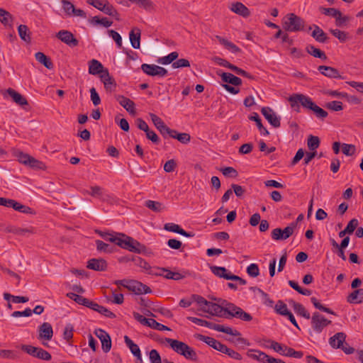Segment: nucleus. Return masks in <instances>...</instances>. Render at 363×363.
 I'll return each instance as SVG.
<instances>
[{"mask_svg":"<svg viewBox=\"0 0 363 363\" xmlns=\"http://www.w3.org/2000/svg\"><path fill=\"white\" fill-rule=\"evenodd\" d=\"M101 11L106 15L113 16L116 20H119V14L116 9L108 1L104 4V6L101 7Z\"/></svg>","mask_w":363,"mask_h":363,"instance_id":"47","label":"nucleus"},{"mask_svg":"<svg viewBox=\"0 0 363 363\" xmlns=\"http://www.w3.org/2000/svg\"><path fill=\"white\" fill-rule=\"evenodd\" d=\"M149 116L152 122L161 135H168L169 136H190L188 133H178L174 130L170 129L164 124V121L155 113H150Z\"/></svg>","mask_w":363,"mask_h":363,"instance_id":"6","label":"nucleus"},{"mask_svg":"<svg viewBox=\"0 0 363 363\" xmlns=\"http://www.w3.org/2000/svg\"><path fill=\"white\" fill-rule=\"evenodd\" d=\"M94 334L100 340L103 351L108 352L111 349V338L109 334L100 328L95 330Z\"/></svg>","mask_w":363,"mask_h":363,"instance_id":"12","label":"nucleus"},{"mask_svg":"<svg viewBox=\"0 0 363 363\" xmlns=\"http://www.w3.org/2000/svg\"><path fill=\"white\" fill-rule=\"evenodd\" d=\"M116 99L128 112L132 114L135 113V104L132 100L122 95L117 96Z\"/></svg>","mask_w":363,"mask_h":363,"instance_id":"30","label":"nucleus"},{"mask_svg":"<svg viewBox=\"0 0 363 363\" xmlns=\"http://www.w3.org/2000/svg\"><path fill=\"white\" fill-rule=\"evenodd\" d=\"M3 95L4 97H6V95L9 96L16 104L21 106L28 104L27 99L13 89H7L4 91Z\"/></svg>","mask_w":363,"mask_h":363,"instance_id":"18","label":"nucleus"},{"mask_svg":"<svg viewBox=\"0 0 363 363\" xmlns=\"http://www.w3.org/2000/svg\"><path fill=\"white\" fill-rule=\"evenodd\" d=\"M133 3L137 4L140 7L146 11H151L154 9V3L150 0H129Z\"/></svg>","mask_w":363,"mask_h":363,"instance_id":"54","label":"nucleus"},{"mask_svg":"<svg viewBox=\"0 0 363 363\" xmlns=\"http://www.w3.org/2000/svg\"><path fill=\"white\" fill-rule=\"evenodd\" d=\"M105 69L102 64L97 60H91L89 62V73L92 75L103 74Z\"/></svg>","mask_w":363,"mask_h":363,"instance_id":"31","label":"nucleus"},{"mask_svg":"<svg viewBox=\"0 0 363 363\" xmlns=\"http://www.w3.org/2000/svg\"><path fill=\"white\" fill-rule=\"evenodd\" d=\"M215 38L218 42L223 45L227 50L230 51L232 53L237 54L241 52V50L234 43L228 40L227 39L220 36L216 35Z\"/></svg>","mask_w":363,"mask_h":363,"instance_id":"34","label":"nucleus"},{"mask_svg":"<svg viewBox=\"0 0 363 363\" xmlns=\"http://www.w3.org/2000/svg\"><path fill=\"white\" fill-rule=\"evenodd\" d=\"M140 35L141 31L138 28H134L129 33L130 44L135 49H139L140 47Z\"/></svg>","mask_w":363,"mask_h":363,"instance_id":"33","label":"nucleus"},{"mask_svg":"<svg viewBox=\"0 0 363 363\" xmlns=\"http://www.w3.org/2000/svg\"><path fill=\"white\" fill-rule=\"evenodd\" d=\"M274 309L278 314L284 316H286L291 312L288 310L286 304L282 301H278Z\"/></svg>","mask_w":363,"mask_h":363,"instance_id":"56","label":"nucleus"},{"mask_svg":"<svg viewBox=\"0 0 363 363\" xmlns=\"http://www.w3.org/2000/svg\"><path fill=\"white\" fill-rule=\"evenodd\" d=\"M311 301L315 308H317L323 312L329 313V314L336 315V313L333 311H332L330 308H327V307L324 306L323 305H322L315 297H312L311 298Z\"/></svg>","mask_w":363,"mask_h":363,"instance_id":"55","label":"nucleus"},{"mask_svg":"<svg viewBox=\"0 0 363 363\" xmlns=\"http://www.w3.org/2000/svg\"><path fill=\"white\" fill-rule=\"evenodd\" d=\"M201 311L204 313H208L211 315L229 318L228 315L224 311V308L220 305L211 302L208 308H201Z\"/></svg>","mask_w":363,"mask_h":363,"instance_id":"14","label":"nucleus"},{"mask_svg":"<svg viewBox=\"0 0 363 363\" xmlns=\"http://www.w3.org/2000/svg\"><path fill=\"white\" fill-rule=\"evenodd\" d=\"M222 81L233 84L234 86H240L242 84V79L231 73L223 72L221 75Z\"/></svg>","mask_w":363,"mask_h":363,"instance_id":"37","label":"nucleus"},{"mask_svg":"<svg viewBox=\"0 0 363 363\" xmlns=\"http://www.w3.org/2000/svg\"><path fill=\"white\" fill-rule=\"evenodd\" d=\"M347 301L351 304L363 303V289H354L347 296Z\"/></svg>","mask_w":363,"mask_h":363,"instance_id":"28","label":"nucleus"},{"mask_svg":"<svg viewBox=\"0 0 363 363\" xmlns=\"http://www.w3.org/2000/svg\"><path fill=\"white\" fill-rule=\"evenodd\" d=\"M220 171L225 177L235 178L238 176L237 170L232 167L222 168Z\"/></svg>","mask_w":363,"mask_h":363,"instance_id":"64","label":"nucleus"},{"mask_svg":"<svg viewBox=\"0 0 363 363\" xmlns=\"http://www.w3.org/2000/svg\"><path fill=\"white\" fill-rule=\"evenodd\" d=\"M331 323V320L325 318L319 312H314L311 316V326L316 333H322L323 329Z\"/></svg>","mask_w":363,"mask_h":363,"instance_id":"7","label":"nucleus"},{"mask_svg":"<svg viewBox=\"0 0 363 363\" xmlns=\"http://www.w3.org/2000/svg\"><path fill=\"white\" fill-rule=\"evenodd\" d=\"M56 37L69 47H76L79 44L78 40L70 31L67 30H60L56 34Z\"/></svg>","mask_w":363,"mask_h":363,"instance_id":"13","label":"nucleus"},{"mask_svg":"<svg viewBox=\"0 0 363 363\" xmlns=\"http://www.w3.org/2000/svg\"><path fill=\"white\" fill-rule=\"evenodd\" d=\"M137 127L142 130H144L146 133V136H157V134L152 130H150L147 123L141 118H138L135 121Z\"/></svg>","mask_w":363,"mask_h":363,"instance_id":"48","label":"nucleus"},{"mask_svg":"<svg viewBox=\"0 0 363 363\" xmlns=\"http://www.w3.org/2000/svg\"><path fill=\"white\" fill-rule=\"evenodd\" d=\"M230 9L235 13L238 14L244 18H247L250 15V11L248 8L241 2L233 3L230 7Z\"/></svg>","mask_w":363,"mask_h":363,"instance_id":"29","label":"nucleus"},{"mask_svg":"<svg viewBox=\"0 0 363 363\" xmlns=\"http://www.w3.org/2000/svg\"><path fill=\"white\" fill-rule=\"evenodd\" d=\"M116 245L120 247L135 253H145L147 247L132 237L124 233H117Z\"/></svg>","mask_w":363,"mask_h":363,"instance_id":"2","label":"nucleus"},{"mask_svg":"<svg viewBox=\"0 0 363 363\" xmlns=\"http://www.w3.org/2000/svg\"><path fill=\"white\" fill-rule=\"evenodd\" d=\"M262 115L274 128L280 126V117L269 107H263L261 110Z\"/></svg>","mask_w":363,"mask_h":363,"instance_id":"17","label":"nucleus"},{"mask_svg":"<svg viewBox=\"0 0 363 363\" xmlns=\"http://www.w3.org/2000/svg\"><path fill=\"white\" fill-rule=\"evenodd\" d=\"M133 315L136 320L144 325H147L151 328L160 331L170 330V328H169L167 326L157 322L155 319L146 318L137 312H133Z\"/></svg>","mask_w":363,"mask_h":363,"instance_id":"8","label":"nucleus"},{"mask_svg":"<svg viewBox=\"0 0 363 363\" xmlns=\"http://www.w3.org/2000/svg\"><path fill=\"white\" fill-rule=\"evenodd\" d=\"M164 273L165 274H164L163 277L167 279H172L175 281L181 280L189 274V272L187 271H183L182 273L174 272H172L167 268V271H165Z\"/></svg>","mask_w":363,"mask_h":363,"instance_id":"38","label":"nucleus"},{"mask_svg":"<svg viewBox=\"0 0 363 363\" xmlns=\"http://www.w3.org/2000/svg\"><path fill=\"white\" fill-rule=\"evenodd\" d=\"M191 299L192 300V301L196 302L199 306H201V308L203 307L208 308L211 304V301H207L203 296L198 294L191 295Z\"/></svg>","mask_w":363,"mask_h":363,"instance_id":"52","label":"nucleus"},{"mask_svg":"<svg viewBox=\"0 0 363 363\" xmlns=\"http://www.w3.org/2000/svg\"><path fill=\"white\" fill-rule=\"evenodd\" d=\"M38 339L50 340L53 335V330L50 323L45 322L39 326Z\"/></svg>","mask_w":363,"mask_h":363,"instance_id":"23","label":"nucleus"},{"mask_svg":"<svg viewBox=\"0 0 363 363\" xmlns=\"http://www.w3.org/2000/svg\"><path fill=\"white\" fill-rule=\"evenodd\" d=\"M306 50L308 54L313 56L314 57L320 58L323 60H327L325 53L312 45H307Z\"/></svg>","mask_w":363,"mask_h":363,"instance_id":"41","label":"nucleus"},{"mask_svg":"<svg viewBox=\"0 0 363 363\" xmlns=\"http://www.w3.org/2000/svg\"><path fill=\"white\" fill-rule=\"evenodd\" d=\"M196 337L199 340L204 342L208 345L213 347L214 350H216L217 351H219L222 353L226 346L225 345L221 343L218 340L208 336L197 334L196 335Z\"/></svg>","mask_w":363,"mask_h":363,"instance_id":"16","label":"nucleus"},{"mask_svg":"<svg viewBox=\"0 0 363 363\" xmlns=\"http://www.w3.org/2000/svg\"><path fill=\"white\" fill-rule=\"evenodd\" d=\"M127 289L137 295L152 293V290L148 286L136 280H129L127 284Z\"/></svg>","mask_w":363,"mask_h":363,"instance_id":"11","label":"nucleus"},{"mask_svg":"<svg viewBox=\"0 0 363 363\" xmlns=\"http://www.w3.org/2000/svg\"><path fill=\"white\" fill-rule=\"evenodd\" d=\"M342 152L347 156H352L356 152V147L354 145L343 143L342 144Z\"/></svg>","mask_w":363,"mask_h":363,"instance_id":"61","label":"nucleus"},{"mask_svg":"<svg viewBox=\"0 0 363 363\" xmlns=\"http://www.w3.org/2000/svg\"><path fill=\"white\" fill-rule=\"evenodd\" d=\"M247 354L253 359H256L262 363H266L265 359L268 356L266 353L257 350H250Z\"/></svg>","mask_w":363,"mask_h":363,"instance_id":"44","label":"nucleus"},{"mask_svg":"<svg viewBox=\"0 0 363 363\" xmlns=\"http://www.w3.org/2000/svg\"><path fill=\"white\" fill-rule=\"evenodd\" d=\"M91 191L87 190L83 191L84 194H89L93 197L100 198L103 194V189L99 186H92L90 187Z\"/></svg>","mask_w":363,"mask_h":363,"instance_id":"57","label":"nucleus"},{"mask_svg":"<svg viewBox=\"0 0 363 363\" xmlns=\"http://www.w3.org/2000/svg\"><path fill=\"white\" fill-rule=\"evenodd\" d=\"M165 342H167L171 348L177 354L182 355L188 346L185 342L179 341L177 340L166 337Z\"/></svg>","mask_w":363,"mask_h":363,"instance_id":"25","label":"nucleus"},{"mask_svg":"<svg viewBox=\"0 0 363 363\" xmlns=\"http://www.w3.org/2000/svg\"><path fill=\"white\" fill-rule=\"evenodd\" d=\"M314 30L312 33V36L319 43H325L328 40L326 33L318 26L314 25Z\"/></svg>","mask_w":363,"mask_h":363,"instance_id":"42","label":"nucleus"},{"mask_svg":"<svg viewBox=\"0 0 363 363\" xmlns=\"http://www.w3.org/2000/svg\"><path fill=\"white\" fill-rule=\"evenodd\" d=\"M231 308L232 311L228 315L229 318H237L246 322H250L252 320V316L243 311L240 307L235 305V306H232Z\"/></svg>","mask_w":363,"mask_h":363,"instance_id":"20","label":"nucleus"},{"mask_svg":"<svg viewBox=\"0 0 363 363\" xmlns=\"http://www.w3.org/2000/svg\"><path fill=\"white\" fill-rule=\"evenodd\" d=\"M290 303L297 315L302 316L307 320L311 318L309 312L301 303H297L293 300L290 301Z\"/></svg>","mask_w":363,"mask_h":363,"instance_id":"36","label":"nucleus"},{"mask_svg":"<svg viewBox=\"0 0 363 363\" xmlns=\"http://www.w3.org/2000/svg\"><path fill=\"white\" fill-rule=\"evenodd\" d=\"M346 334L342 332L337 333L335 335L330 337L329 343L333 348L340 349L342 347L345 342Z\"/></svg>","mask_w":363,"mask_h":363,"instance_id":"26","label":"nucleus"},{"mask_svg":"<svg viewBox=\"0 0 363 363\" xmlns=\"http://www.w3.org/2000/svg\"><path fill=\"white\" fill-rule=\"evenodd\" d=\"M165 271H167V268L159 267H152L150 266L146 272L150 275L163 277Z\"/></svg>","mask_w":363,"mask_h":363,"instance_id":"63","label":"nucleus"},{"mask_svg":"<svg viewBox=\"0 0 363 363\" xmlns=\"http://www.w3.org/2000/svg\"><path fill=\"white\" fill-rule=\"evenodd\" d=\"M131 260L135 263V265L144 269L147 271L150 265L143 259L138 256H133Z\"/></svg>","mask_w":363,"mask_h":363,"instance_id":"60","label":"nucleus"},{"mask_svg":"<svg viewBox=\"0 0 363 363\" xmlns=\"http://www.w3.org/2000/svg\"><path fill=\"white\" fill-rule=\"evenodd\" d=\"M6 230L8 233H11L15 235L22 236H28L30 234L34 233V228L33 227H30L28 228H21L14 226H8Z\"/></svg>","mask_w":363,"mask_h":363,"instance_id":"35","label":"nucleus"},{"mask_svg":"<svg viewBox=\"0 0 363 363\" xmlns=\"http://www.w3.org/2000/svg\"><path fill=\"white\" fill-rule=\"evenodd\" d=\"M304 25V20L293 13H288L283 21L284 29L289 32L303 30Z\"/></svg>","mask_w":363,"mask_h":363,"instance_id":"4","label":"nucleus"},{"mask_svg":"<svg viewBox=\"0 0 363 363\" xmlns=\"http://www.w3.org/2000/svg\"><path fill=\"white\" fill-rule=\"evenodd\" d=\"M91 308L93 311L99 313L100 314L110 318H115L116 315L108 308H105L103 306L98 304L96 302H94L93 305H91Z\"/></svg>","mask_w":363,"mask_h":363,"instance_id":"39","label":"nucleus"},{"mask_svg":"<svg viewBox=\"0 0 363 363\" xmlns=\"http://www.w3.org/2000/svg\"><path fill=\"white\" fill-rule=\"evenodd\" d=\"M164 229L167 231L176 233L180 234L185 237H194V233L186 232L184 229H182L179 225L173 223H166L164 226Z\"/></svg>","mask_w":363,"mask_h":363,"instance_id":"27","label":"nucleus"},{"mask_svg":"<svg viewBox=\"0 0 363 363\" xmlns=\"http://www.w3.org/2000/svg\"><path fill=\"white\" fill-rule=\"evenodd\" d=\"M101 81L104 83V88L109 91H113L116 87L115 79L110 75L108 69H105L103 74L99 75Z\"/></svg>","mask_w":363,"mask_h":363,"instance_id":"22","label":"nucleus"},{"mask_svg":"<svg viewBox=\"0 0 363 363\" xmlns=\"http://www.w3.org/2000/svg\"><path fill=\"white\" fill-rule=\"evenodd\" d=\"M289 101L292 108L298 107V104H301L303 108L312 111L318 118L323 120L328 116L326 111L316 105L310 97L303 94H293L289 98Z\"/></svg>","mask_w":363,"mask_h":363,"instance_id":"1","label":"nucleus"},{"mask_svg":"<svg viewBox=\"0 0 363 363\" xmlns=\"http://www.w3.org/2000/svg\"><path fill=\"white\" fill-rule=\"evenodd\" d=\"M96 250L99 252H103L106 253H112L115 247L113 246H111L110 245L100 240H96Z\"/></svg>","mask_w":363,"mask_h":363,"instance_id":"49","label":"nucleus"},{"mask_svg":"<svg viewBox=\"0 0 363 363\" xmlns=\"http://www.w3.org/2000/svg\"><path fill=\"white\" fill-rule=\"evenodd\" d=\"M264 341L270 343V345H264L265 347L272 349L281 355L286 357L289 356V351L291 350V347H289L285 345L280 344L272 340H264Z\"/></svg>","mask_w":363,"mask_h":363,"instance_id":"15","label":"nucleus"},{"mask_svg":"<svg viewBox=\"0 0 363 363\" xmlns=\"http://www.w3.org/2000/svg\"><path fill=\"white\" fill-rule=\"evenodd\" d=\"M13 21L12 15L4 9H0V22L4 26H11Z\"/></svg>","mask_w":363,"mask_h":363,"instance_id":"46","label":"nucleus"},{"mask_svg":"<svg viewBox=\"0 0 363 363\" xmlns=\"http://www.w3.org/2000/svg\"><path fill=\"white\" fill-rule=\"evenodd\" d=\"M95 233H97L98 235H99L105 240H107V241H109L111 242L116 244L118 233H111L108 232H104L100 230H96Z\"/></svg>","mask_w":363,"mask_h":363,"instance_id":"51","label":"nucleus"},{"mask_svg":"<svg viewBox=\"0 0 363 363\" xmlns=\"http://www.w3.org/2000/svg\"><path fill=\"white\" fill-rule=\"evenodd\" d=\"M179 56L178 52H172L167 56L160 57L157 60V62L162 65H169L175 62Z\"/></svg>","mask_w":363,"mask_h":363,"instance_id":"50","label":"nucleus"},{"mask_svg":"<svg viewBox=\"0 0 363 363\" xmlns=\"http://www.w3.org/2000/svg\"><path fill=\"white\" fill-rule=\"evenodd\" d=\"M318 69L323 75L325 77L330 78H341L338 70L334 67L325 65H320L318 67Z\"/></svg>","mask_w":363,"mask_h":363,"instance_id":"32","label":"nucleus"},{"mask_svg":"<svg viewBox=\"0 0 363 363\" xmlns=\"http://www.w3.org/2000/svg\"><path fill=\"white\" fill-rule=\"evenodd\" d=\"M107 266L108 264L105 259L102 258H92L87 262L86 267L94 271L104 272L106 270Z\"/></svg>","mask_w":363,"mask_h":363,"instance_id":"21","label":"nucleus"},{"mask_svg":"<svg viewBox=\"0 0 363 363\" xmlns=\"http://www.w3.org/2000/svg\"><path fill=\"white\" fill-rule=\"evenodd\" d=\"M187 319L197 325H199L201 326H205L210 329H213V330H215L218 332H222V333H226V334H228L230 335L238 337V336H240V335H241L239 331H238L236 330H233V328L230 327H225L224 325L216 324L214 323L209 322L206 320L201 319V318H196V317L189 316V317H187Z\"/></svg>","mask_w":363,"mask_h":363,"instance_id":"3","label":"nucleus"},{"mask_svg":"<svg viewBox=\"0 0 363 363\" xmlns=\"http://www.w3.org/2000/svg\"><path fill=\"white\" fill-rule=\"evenodd\" d=\"M231 308L232 311L228 315L229 318H237L246 322H250L252 320V316L243 311L240 307L235 305V306H232Z\"/></svg>","mask_w":363,"mask_h":363,"instance_id":"19","label":"nucleus"},{"mask_svg":"<svg viewBox=\"0 0 363 363\" xmlns=\"http://www.w3.org/2000/svg\"><path fill=\"white\" fill-rule=\"evenodd\" d=\"M330 33L340 42L344 43L348 39V33L338 29H331Z\"/></svg>","mask_w":363,"mask_h":363,"instance_id":"59","label":"nucleus"},{"mask_svg":"<svg viewBox=\"0 0 363 363\" xmlns=\"http://www.w3.org/2000/svg\"><path fill=\"white\" fill-rule=\"evenodd\" d=\"M35 57L38 62L43 65L46 68L51 69L53 68V64L50 59L41 52L35 54Z\"/></svg>","mask_w":363,"mask_h":363,"instance_id":"40","label":"nucleus"},{"mask_svg":"<svg viewBox=\"0 0 363 363\" xmlns=\"http://www.w3.org/2000/svg\"><path fill=\"white\" fill-rule=\"evenodd\" d=\"M183 356L186 359H189L194 362L198 361V355L196 352V351L189 345L186 347V350H185Z\"/></svg>","mask_w":363,"mask_h":363,"instance_id":"58","label":"nucleus"},{"mask_svg":"<svg viewBox=\"0 0 363 363\" xmlns=\"http://www.w3.org/2000/svg\"><path fill=\"white\" fill-rule=\"evenodd\" d=\"M14 154L15 156L17 157L18 161L26 166H28L35 170H45L46 169V165L45 164V163L35 159V157H32L31 155L27 153H24L20 150H16Z\"/></svg>","mask_w":363,"mask_h":363,"instance_id":"5","label":"nucleus"},{"mask_svg":"<svg viewBox=\"0 0 363 363\" xmlns=\"http://www.w3.org/2000/svg\"><path fill=\"white\" fill-rule=\"evenodd\" d=\"M250 119L254 121L256 123L257 128H259L260 133L262 135H268V130L263 126L262 120L259 116L257 113H254L252 116L250 117Z\"/></svg>","mask_w":363,"mask_h":363,"instance_id":"53","label":"nucleus"},{"mask_svg":"<svg viewBox=\"0 0 363 363\" xmlns=\"http://www.w3.org/2000/svg\"><path fill=\"white\" fill-rule=\"evenodd\" d=\"M0 357L4 359H15L18 358L17 352L11 350H1Z\"/></svg>","mask_w":363,"mask_h":363,"instance_id":"62","label":"nucleus"},{"mask_svg":"<svg viewBox=\"0 0 363 363\" xmlns=\"http://www.w3.org/2000/svg\"><path fill=\"white\" fill-rule=\"evenodd\" d=\"M0 206L10 207L13 208L14 210L24 213H30L32 214L33 209L28 206L23 205L16 201L11 199H6L3 197H0Z\"/></svg>","mask_w":363,"mask_h":363,"instance_id":"9","label":"nucleus"},{"mask_svg":"<svg viewBox=\"0 0 363 363\" xmlns=\"http://www.w3.org/2000/svg\"><path fill=\"white\" fill-rule=\"evenodd\" d=\"M141 69L144 73L152 77L157 76L164 77L168 74L165 68L153 64H143L141 65Z\"/></svg>","mask_w":363,"mask_h":363,"instance_id":"10","label":"nucleus"},{"mask_svg":"<svg viewBox=\"0 0 363 363\" xmlns=\"http://www.w3.org/2000/svg\"><path fill=\"white\" fill-rule=\"evenodd\" d=\"M210 269L211 272L216 276L223 278L227 280L230 272L224 267L211 266Z\"/></svg>","mask_w":363,"mask_h":363,"instance_id":"45","label":"nucleus"},{"mask_svg":"<svg viewBox=\"0 0 363 363\" xmlns=\"http://www.w3.org/2000/svg\"><path fill=\"white\" fill-rule=\"evenodd\" d=\"M165 342H167L171 348L177 354L182 355L188 346L185 342L179 341L177 340L166 337Z\"/></svg>","mask_w":363,"mask_h":363,"instance_id":"24","label":"nucleus"},{"mask_svg":"<svg viewBox=\"0 0 363 363\" xmlns=\"http://www.w3.org/2000/svg\"><path fill=\"white\" fill-rule=\"evenodd\" d=\"M18 33L19 35V37L21 39L26 43H30L31 41V37H30V32L26 25H20L18 27Z\"/></svg>","mask_w":363,"mask_h":363,"instance_id":"43","label":"nucleus"}]
</instances>
